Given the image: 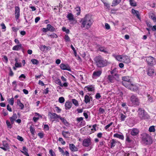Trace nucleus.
<instances>
[{
	"label": "nucleus",
	"instance_id": "obj_42",
	"mask_svg": "<svg viewBox=\"0 0 156 156\" xmlns=\"http://www.w3.org/2000/svg\"><path fill=\"white\" fill-rule=\"evenodd\" d=\"M30 131L32 135H34L35 132V129L34 128L31 126L30 128Z\"/></svg>",
	"mask_w": 156,
	"mask_h": 156
},
{
	"label": "nucleus",
	"instance_id": "obj_9",
	"mask_svg": "<svg viewBox=\"0 0 156 156\" xmlns=\"http://www.w3.org/2000/svg\"><path fill=\"white\" fill-rule=\"evenodd\" d=\"M60 68L62 70H67L69 71H71V69L70 67L68 65H65L64 64L62 63L60 65Z\"/></svg>",
	"mask_w": 156,
	"mask_h": 156
},
{
	"label": "nucleus",
	"instance_id": "obj_35",
	"mask_svg": "<svg viewBox=\"0 0 156 156\" xmlns=\"http://www.w3.org/2000/svg\"><path fill=\"white\" fill-rule=\"evenodd\" d=\"M48 36L51 38H56L58 37L57 35L54 33H52L51 34L48 35Z\"/></svg>",
	"mask_w": 156,
	"mask_h": 156
},
{
	"label": "nucleus",
	"instance_id": "obj_33",
	"mask_svg": "<svg viewBox=\"0 0 156 156\" xmlns=\"http://www.w3.org/2000/svg\"><path fill=\"white\" fill-rule=\"evenodd\" d=\"M129 2L131 6H135L136 5V2L133 0H130Z\"/></svg>",
	"mask_w": 156,
	"mask_h": 156
},
{
	"label": "nucleus",
	"instance_id": "obj_36",
	"mask_svg": "<svg viewBox=\"0 0 156 156\" xmlns=\"http://www.w3.org/2000/svg\"><path fill=\"white\" fill-rule=\"evenodd\" d=\"M59 118L62 121V122L64 123V124L65 125H67L68 124V122H67L66 120L64 119V118L61 117L60 116V118Z\"/></svg>",
	"mask_w": 156,
	"mask_h": 156
},
{
	"label": "nucleus",
	"instance_id": "obj_53",
	"mask_svg": "<svg viewBox=\"0 0 156 156\" xmlns=\"http://www.w3.org/2000/svg\"><path fill=\"white\" fill-rule=\"evenodd\" d=\"M49 153L51 155V156H54L55 154L54 152L51 149L50 150H49Z\"/></svg>",
	"mask_w": 156,
	"mask_h": 156
},
{
	"label": "nucleus",
	"instance_id": "obj_3",
	"mask_svg": "<svg viewBox=\"0 0 156 156\" xmlns=\"http://www.w3.org/2000/svg\"><path fill=\"white\" fill-rule=\"evenodd\" d=\"M137 112L138 116L141 119L145 120L149 119V116L147 113L143 108H139Z\"/></svg>",
	"mask_w": 156,
	"mask_h": 156
},
{
	"label": "nucleus",
	"instance_id": "obj_57",
	"mask_svg": "<svg viewBox=\"0 0 156 156\" xmlns=\"http://www.w3.org/2000/svg\"><path fill=\"white\" fill-rule=\"evenodd\" d=\"M17 139L19 140L20 141H22L23 140V139L22 138V137L21 136H19V135H18L17 136Z\"/></svg>",
	"mask_w": 156,
	"mask_h": 156
},
{
	"label": "nucleus",
	"instance_id": "obj_45",
	"mask_svg": "<svg viewBox=\"0 0 156 156\" xmlns=\"http://www.w3.org/2000/svg\"><path fill=\"white\" fill-rule=\"evenodd\" d=\"M149 131L150 132H154L155 131V129L154 126H151L149 129Z\"/></svg>",
	"mask_w": 156,
	"mask_h": 156
},
{
	"label": "nucleus",
	"instance_id": "obj_26",
	"mask_svg": "<svg viewBox=\"0 0 156 156\" xmlns=\"http://www.w3.org/2000/svg\"><path fill=\"white\" fill-rule=\"evenodd\" d=\"M67 17L68 19L70 21H72L74 20V17L73 15L71 13H69L68 14L67 16Z\"/></svg>",
	"mask_w": 156,
	"mask_h": 156
},
{
	"label": "nucleus",
	"instance_id": "obj_8",
	"mask_svg": "<svg viewBox=\"0 0 156 156\" xmlns=\"http://www.w3.org/2000/svg\"><path fill=\"white\" fill-rule=\"evenodd\" d=\"M90 142L89 139H84L83 141V145L85 147H88L90 144Z\"/></svg>",
	"mask_w": 156,
	"mask_h": 156
},
{
	"label": "nucleus",
	"instance_id": "obj_17",
	"mask_svg": "<svg viewBox=\"0 0 156 156\" xmlns=\"http://www.w3.org/2000/svg\"><path fill=\"white\" fill-rule=\"evenodd\" d=\"M123 62L126 63H129L130 62L129 58L127 56L123 55Z\"/></svg>",
	"mask_w": 156,
	"mask_h": 156
},
{
	"label": "nucleus",
	"instance_id": "obj_28",
	"mask_svg": "<svg viewBox=\"0 0 156 156\" xmlns=\"http://www.w3.org/2000/svg\"><path fill=\"white\" fill-rule=\"evenodd\" d=\"M99 49L101 51L104 52L105 53H108L107 49L104 47H100L99 48Z\"/></svg>",
	"mask_w": 156,
	"mask_h": 156
},
{
	"label": "nucleus",
	"instance_id": "obj_31",
	"mask_svg": "<svg viewBox=\"0 0 156 156\" xmlns=\"http://www.w3.org/2000/svg\"><path fill=\"white\" fill-rule=\"evenodd\" d=\"M116 59L120 62L122 61L123 55H117L115 57Z\"/></svg>",
	"mask_w": 156,
	"mask_h": 156
},
{
	"label": "nucleus",
	"instance_id": "obj_5",
	"mask_svg": "<svg viewBox=\"0 0 156 156\" xmlns=\"http://www.w3.org/2000/svg\"><path fill=\"white\" fill-rule=\"evenodd\" d=\"M130 101L133 105H138L139 104V100L136 96L132 95L130 98Z\"/></svg>",
	"mask_w": 156,
	"mask_h": 156
},
{
	"label": "nucleus",
	"instance_id": "obj_18",
	"mask_svg": "<svg viewBox=\"0 0 156 156\" xmlns=\"http://www.w3.org/2000/svg\"><path fill=\"white\" fill-rule=\"evenodd\" d=\"M139 130L136 129H133L131 131V134L132 135H136L139 133Z\"/></svg>",
	"mask_w": 156,
	"mask_h": 156
},
{
	"label": "nucleus",
	"instance_id": "obj_58",
	"mask_svg": "<svg viewBox=\"0 0 156 156\" xmlns=\"http://www.w3.org/2000/svg\"><path fill=\"white\" fill-rule=\"evenodd\" d=\"M101 97V96L99 93H97L95 95V98L97 99H99Z\"/></svg>",
	"mask_w": 156,
	"mask_h": 156
},
{
	"label": "nucleus",
	"instance_id": "obj_34",
	"mask_svg": "<svg viewBox=\"0 0 156 156\" xmlns=\"http://www.w3.org/2000/svg\"><path fill=\"white\" fill-rule=\"evenodd\" d=\"M114 79V77H113V75H109L108 77V80L110 81L111 82H113V80Z\"/></svg>",
	"mask_w": 156,
	"mask_h": 156
},
{
	"label": "nucleus",
	"instance_id": "obj_10",
	"mask_svg": "<svg viewBox=\"0 0 156 156\" xmlns=\"http://www.w3.org/2000/svg\"><path fill=\"white\" fill-rule=\"evenodd\" d=\"M48 115L50 116L51 119L59 118L60 116L57 115L56 113H52L49 112L48 113Z\"/></svg>",
	"mask_w": 156,
	"mask_h": 156
},
{
	"label": "nucleus",
	"instance_id": "obj_41",
	"mask_svg": "<svg viewBox=\"0 0 156 156\" xmlns=\"http://www.w3.org/2000/svg\"><path fill=\"white\" fill-rule=\"evenodd\" d=\"M9 103L10 104V105H12L14 103V98H13L10 99H9L8 100Z\"/></svg>",
	"mask_w": 156,
	"mask_h": 156
},
{
	"label": "nucleus",
	"instance_id": "obj_27",
	"mask_svg": "<svg viewBox=\"0 0 156 156\" xmlns=\"http://www.w3.org/2000/svg\"><path fill=\"white\" fill-rule=\"evenodd\" d=\"M122 84L126 87H127L128 88H129L130 84V81L129 82H122Z\"/></svg>",
	"mask_w": 156,
	"mask_h": 156
},
{
	"label": "nucleus",
	"instance_id": "obj_4",
	"mask_svg": "<svg viewBox=\"0 0 156 156\" xmlns=\"http://www.w3.org/2000/svg\"><path fill=\"white\" fill-rule=\"evenodd\" d=\"M142 140L144 143L146 144H150L152 143V139L150 136L147 134L144 135Z\"/></svg>",
	"mask_w": 156,
	"mask_h": 156
},
{
	"label": "nucleus",
	"instance_id": "obj_50",
	"mask_svg": "<svg viewBox=\"0 0 156 156\" xmlns=\"http://www.w3.org/2000/svg\"><path fill=\"white\" fill-rule=\"evenodd\" d=\"M2 56L3 57V58H2L3 60L4 61H5L7 63L8 61V58L5 55H3Z\"/></svg>",
	"mask_w": 156,
	"mask_h": 156
},
{
	"label": "nucleus",
	"instance_id": "obj_62",
	"mask_svg": "<svg viewBox=\"0 0 156 156\" xmlns=\"http://www.w3.org/2000/svg\"><path fill=\"white\" fill-rule=\"evenodd\" d=\"M21 152L23 153L24 154L26 155V156H27L29 154L27 152V151H21Z\"/></svg>",
	"mask_w": 156,
	"mask_h": 156
},
{
	"label": "nucleus",
	"instance_id": "obj_13",
	"mask_svg": "<svg viewBox=\"0 0 156 156\" xmlns=\"http://www.w3.org/2000/svg\"><path fill=\"white\" fill-rule=\"evenodd\" d=\"M84 90L89 91H93L94 90V87L92 85L87 86L84 87Z\"/></svg>",
	"mask_w": 156,
	"mask_h": 156
},
{
	"label": "nucleus",
	"instance_id": "obj_51",
	"mask_svg": "<svg viewBox=\"0 0 156 156\" xmlns=\"http://www.w3.org/2000/svg\"><path fill=\"white\" fill-rule=\"evenodd\" d=\"M58 150L63 155H65V152L63 150H62L60 147H59L58 148Z\"/></svg>",
	"mask_w": 156,
	"mask_h": 156
},
{
	"label": "nucleus",
	"instance_id": "obj_38",
	"mask_svg": "<svg viewBox=\"0 0 156 156\" xmlns=\"http://www.w3.org/2000/svg\"><path fill=\"white\" fill-rule=\"evenodd\" d=\"M72 102L76 106H78L79 105L78 101L75 99H72Z\"/></svg>",
	"mask_w": 156,
	"mask_h": 156
},
{
	"label": "nucleus",
	"instance_id": "obj_2",
	"mask_svg": "<svg viewBox=\"0 0 156 156\" xmlns=\"http://www.w3.org/2000/svg\"><path fill=\"white\" fill-rule=\"evenodd\" d=\"M94 61L97 66L99 67H102L107 64V61L101 56L96 57L94 59Z\"/></svg>",
	"mask_w": 156,
	"mask_h": 156
},
{
	"label": "nucleus",
	"instance_id": "obj_47",
	"mask_svg": "<svg viewBox=\"0 0 156 156\" xmlns=\"http://www.w3.org/2000/svg\"><path fill=\"white\" fill-rule=\"evenodd\" d=\"M121 117H120V118H121V121H123L125 120V119L126 117V116L122 114H121Z\"/></svg>",
	"mask_w": 156,
	"mask_h": 156
},
{
	"label": "nucleus",
	"instance_id": "obj_54",
	"mask_svg": "<svg viewBox=\"0 0 156 156\" xmlns=\"http://www.w3.org/2000/svg\"><path fill=\"white\" fill-rule=\"evenodd\" d=\"M113 124V122H111L110 124L107 125L105 127V129H107L108 128H109L112 124Z\"/></svg>",
	"mask_w": 156,
	"mask_h": 156
},
{
	"label": "nucleus",
	"instance_id": "obj_12",
	"mask_svg": "<svg viewBox=\"0 0 156 156\" xmlns=\"http://www.w3.org/2000/svg\"><path fill=\"white\" fill-rule=\"evenodd\" d=\"M3 147H0L4 151H6L9 149V145L6 142H3Z\"/></svg>",
	"mask_w": 156,
	"mask_h": 156
},
{
	"label": "nucleus",
	"instance_id": "obj_52",
	"mask_svg": "<svg viewBox=\"0 0 156 156\" xmlns=\"http://www.w3.org/2000/svg\"><path fill=\"white\" fill-rule=\"evenodd\" d=\"M6 123L8 128H12V126L10 122L9 121L7 120L6 122Z\"/></svg>",
	"mask_w": 156,
	"mask_h": 156
},
{
	"label": "nucleus",
	"instance_id": "obj_11",
	"mask_svg": "<svg viewBox=\"0 0 156 156\" xmlns=\"http://www.w3.org/2000/svg\"><path fill=\"white\" fill-rule=\"evenodd\" d=\"M20 16V8L18 6L15 7V16L16 19H18Z\"/></svg>",
	"mask_w": 156,
	"mask_h": 156
},
{
	"label": "nucleus",
	"instance_id": "obj_37",
	"mask_svg": "<svg viewBox=\"0 0 156 156\" xmlns=\"http://www.w3.org/2000/svg\"><path fill=\"white\" fill-rule=\"evenodd\" d=\"M148 97V100L150 102H153V98L150 95H148L147 96Z\"/></svg>",
	"mask_w": 156,
	"mask_h": 156
},
{
	"label": "nucleus",
	"instance_id": "obj_1",
	"mask_svg": "<svg viewBox=\"0 0 156 156\" xmlns=\"http://www.w3.org/2000/svg\"><path fill=\"white\" fill-rule=\"evenodd\" d=\"M81 21L82 22V24L83 27H85L87 29L90 28L94 22L91 16L89 14L86 15Z\"/></svg>",
	"mask_w": 156,
	"mask_h": 156
},
{
	"label": "nucleus",
	"instance_id": "obj_59",
	"mask_svg": "<svg viewBox=\"0 0 156 156\" xmlns=\"http://www.w3.org/2000/svg\"><path fill=\"white\" fill-rule=\"evenodd\" d=\"M105 28L107 30H109L110 29V26L107 23H105Z\"/></svg>",
	"mask_w": 156,
	"mask_h": 156
},
{
	"label": "nucleus",
	"instance_id": "obj_40",
	"mask_svg": "<svg viewBox=\"0 0 156 156\" xmlns=\"http://www.w3.org/2000/svg\"><path fill=\"white\" fill-rule=\"evenodd\" d=\"M31 62L34 64L37 65L38 63V60L35 59H32L31 60Z\"/></svg>",
	"mask_w": 156,
	"mask_h": 156
},
{
	"label": "nucleus",
	"instance_id": "obj_32",
	"mask_svg": "<svg viewBox=\"0 0 156 156\" xmlns=\"http://www.w3.org/2000/svg\"><path fill=\"white\" fill-rule=\"evenodd\" d=\"M122 80L124 82H129L130 81V80L129 77L128 76H123L122 77Z\"/></svg>",
	"mask_w": 156,
	"mask_h": 156
},
{
	"label": "nucleus",
	"instance_id": "obj_15",
	"mask_svg": "<svg viewBox=\"0 0 156 156\" xmlns=\"http://www.w3.org/2000/svg\"><path fill=\"white\" fill-rule=\"evenodd\" d=\"M17 115L16 113L13 114L12 116L9 119L12 124H13L14 121L17 119Z\"/></svg>",
	"mask_w": 156,
	"mask_h": 156
},
{
	"label": "nucleus",
	"instance_id": "obj_16",
	"mask_svg": "<svg viewBox=\"0 0 156 156\" xmlns=\"http://www.w3.org/2000/svg\"><path fill=\"white\" fill-rule=\"evenodd\" d=\"M22 45L21 44H20L19 45L14 46L12 48V50H13L18 51L20 50L22 48Z\"/></svg>",
	"mask_w": 156,
	"mask_h": 156
},
{
	"label": "nucleus",
	"instance_id": "obj_23",
	"mask_svg": "<svg viewBox=\"0 0 156 156\" xmlns=\"http://www.w3.org/2000/svg\"><path fill=\"white\" fill-rule=\"evenodd\" d=\"M132 13L135 15L139 19V12L137 10H136L133 9H132Z\"/></svg>",
	"mask_w": 156,
	"mask_h": 156
},
{
	"label": "nucleus",
	"instance_id": "obj_55",
	"mask_svg": "<svg viewBox=\"0 0 156 156\" xmlns=\"http://www.w3.org/2000/svg\"><path fill=\"white\" fill-rule=\"evenodd\" d=\"M99 111L101 114H103L105 112L104 109L101 108H99Z\"/></svg>",
	"mask_w": 156,
	"mask_h": 156
},
{
	"label": "nucleus",
	"instance_id": "obj_25",
	"mask_svg": "<svg viewBox=\"0 0 156 156\" xmlns=\"http://www.w3.org/2000/svg\"><path fill=\"white\" fill-rule=\"evenodd\" d=\"M154 73V70L152 69H149L147 71V74L149 76H151Z\"/></svg>",
	"mask_w": 156,
	"mask_h": 156
},
{
	"label": "nucleus",
	"instance_id": "obj_61",
	"mask_svg": "<svg viewBox=\"0 0 156 156\" xmlns=\"http://www.w3.org/2000/svg\"><path fill=\"white\" fill-rule=\"evenodd\" d=\"M7 109L10 112H11L12 111V109L9 105H7Z\"/></svg>",
	"mask_w": 156,
	"mask_h": 156
},
{
	"label": "nucleus",
	"instance_id": "obj_19",
	"mask_svg": "<svg viewBox=\"0 0 156 156\" xmlns=\"http://www.w3.org/2000/svg\"><path fill=\"white\" fill-rule=\"evenodd\" d=\"M72 104L69 101H66L65 103V105L66 107V109H69L72 106Z\"/></svg>",
	"mask_w": 156,
	"mask_h": 156
},
{
	"label": "nucleus",
	"instance_id": "obj_63",
	"mask_svg": "<svg viewBox=\"0 0 156 156\" xmlns=\"http://www.w3.org/2000/svg\"><path fill=\"white\" fill-rule=\"evenodd\" d=\"M55 108L57 112L59 113L60 112L61 110L59 108V107H56Z\"/></svg>",
	"mask_w": 156,
	"mask_h": 156
},
{
	"label": "nucleus",
	"instance_id": "obj_7",
	"mask_svg": "<svg viewBox=\"0 0 156 156\" xmlns=\"http://www.w3.org/2000/svg\"><path fill=\"white\" fill-rule=\"evenodd\" d=\"M56 83L62 87H67L68 85V83L67 82H65L63 84H62L60 80L59 79H57L55 80Z\"/></svg>",
	"mask_w": 156,
	"mask_h": 156
},
{
	"label": "nucleus",
	"instance_id": "obj_14",
	"mask_svg": "<svg viewBox=\"0 0 156 156\" xmlns=\"http://www.w3.org/2000/svg\"><path fill=\"white\" fill-rule=\"evenodd\" d=\"M47 27L48 31L54 32L55 31V28L50 24H47Z\"/></svg>",
	"mask_w": 156,
	"mask_h": 156
},
{
	"label": "nucleus",
	"instance_id": "obj_48",
	"mask_svg": "<svg viewBox=\"0 0 156 156\" xmlns=\"http://www.w3.org/2000/svg\"><path fill=\"white\" fill-rule=\"evenodd\" d=\"M116 141L114 139L112 140V142L111 143V148L112 147L115 146V144L116 143Z\"/></svg>",
	"mask_w": 156,
	"mask_h": 156
},
{
	"label": "nucleus",
	"instance_id": "obj_24",
	"mask_svg": "<svg viewBox=\"0 0 156 156\" xmlns=\"http://www.w3.org/2000/svg\"><path fill=\"white\" fill-rule=\"evenodd\" d=\"M128 88L131 90L135 91L136 90V88L135 86L130 83Z\"/></svg>",
	"mask_w": 156,
	"mask_h": 156
},
{
	"label": "nucleus",
	"instance_id": "obj_60",
	"mask_svg": "<svg viewBox=\"0 0 156 156\" xmlns=\"http://www.w3.org/2000/svg\"><path fill=\"white\" fill-rule=\"evenodd\" d=\"M83 118L82 117L78 118L76 119V120L78 122H80V121L83 120Z\"/></svg>",
	"mask_w": 156,
	"mask_h": 156
},
{
	"label": "nucleus",
	"instance_id": "obj_6",
	"mask_svg": "<svg viewBox=\"0 0 156 156\" xmlns=\"http://www.w3.org/2000/svg\"><path fill=\"white\" fill-rule=\"evenodd\" d=\"M146 60L148 64L151 66H152L156 64L154 58L152 57H148L147 58Z\"/></svg>",
	"mask_w": 156,
	"mask_h": 156
},
{
	"label": "nucleus",
	"instance_id": "obj_56",
	"mask_svg": "<svg viewBox=\"0 0 156 156\" xmlns=\"http://www.w3.org/2000/svg\"><path fill=\"white\" fill-rule=\"evenodd\" d=\"M38 136L41 138H42L44 137V133H38Z\"/></svg>",
	"mask_w": 156,
	"mask_h": 156
},
{
	"label": "nucleus",
	"instance_id": "obj_22",
	"mask_svg": "<svg viewBox=\"0 0 156 156\" xmlns=\"http://www.w3.org/2000/svg\"><path fill=\"white\" fill-rule=\"evenodd\" d=\"M69 147L70 150L73 151H77V148L73 144H69Z\"/></svg>",
	"mask_w": 156,
	"mask_h": 156
},
{
	"label": "nucleus",
	"instance_id": "obj_29",
	"mask_svg": "<svg viewBox=\"0 0 156 156\" xmlns=\"http://www.w3.org/2000/svg\"><path fill=\"white\" fill-rule=\"evenodd\" d=\"M114 136L115 137L119 138L120 139L123 140L124 138V136L123 135H119L117 133H116L114 134Z\"/></svg>",
	"mask_w": 156,
	"mask_h": 156
},
{
	"label": "nucleus",
	"instance_id": "obj_64",
	"mask_svg": "<svg viewBox=\"0 0 156 156\" xmlns=\"http://www.w3.org/2000/svg\"><path fill=\"white\" fill-rule=\"evenodd\" d=\"M18 105L19 106V107L21 109H22L24 108V105L22 103H20V104Z\"/></svg>",
	"mask_w": 156,
	"mask_h": 156
},
{
	"label": "nucleus",
	"instance_id": "obj_43",
	"mask_svg": "<svg viewBox=\"0 0 156 156\" xmlns=\"http://www.w3.org/2000/svg\"><path fill=\"white\" fill-rule=\"evenodd\" d=\"M65 40L66 41L69 42L70 41V39L68 35L66 34L65 36Z\"/></svg>",
	"mask_w": 156,
	"mask_h": 156
},
{
	"label": "nucleus",
	"instance_id": "obj_44",
	"mask_svg": "<svg viewBox=\"0 0 156 156\" xmlns=\"http://www.w3.org/2000/svg\"><path fill=\"white\" fill-rule=\"evenodd\" d=\"M58 100L59 102L61 103H63L65 101V99L63 97H60Z\"/></svg>",
	"mask_w": 156,
	"mask_h": 156
},
{
	"label": "nucleus",
	"instance_id": "obj_30",
	"mask_svg": "<svg viewBox=\"0 0 156 156\" xmlns=\"http://www.w3.org/2000/svg\"><path fill=\"white\" fill-rule=\"evenodd\" d=\"M84 102L87 104L90 101V98L89 96L87 95H86L84 97Z\"/></svg>",
	"mask_w": 156,
	"mask_h": 156
},
{
	"label": "nucleus",
	"instance_id": "obj_46",
	"mask_svg": "<svg viewBox=\"0 0 156 156\" xmlns=\"http://www.w3.org/2000/svg\"><path fill=\"white\" fill-rule=\"evenodd\" d=\"M77 12V15H79L80 14V7H77L75 8Z\"/></svg>",
	"mask_w": 156,
	"mask_h": 156
},
{
	"label": "nucleus",
	"instance_id": "obj_20",
	"mask_svg": "<svg viewBox=\"0 0 156 156\" xmlns=\"http://www.w3.org/2000/svg\"><path fill=\"white\" fill-rule=\"evenodd\" d=\"M102 73L101 70H98L94 71L93 73V76H100Z\"/></svg>",
	"mask_w": 156,
	"mask_h": 156
},
{
	"label": "nucleus",
	"instance_id": "obj_21",
	"mask_svg": "<svg viewBox=\"0 0 156 156\" xmlns=\"http://www.w3.org/2000/svg\"><path fill=\"white\" fill-rule=\"evenodd\" d=\"M121 1V0H113L111 6H115L119 4Z\"/></svg>",
	"mask_w": 156,
	"mask_h": 156
},
{
	"label": "nucleus",
	"instance_id": "obj_39",
	"mask_svg": "<svg viewBox=\"0 0 156 156\" xmlns=\"http://www.w3.org/2000/svg\"><path fill=\"white\" fill-rule=\"evenodd\" d=\"M62 30L64 32H66L67 34H69V29H67L66 27H63L62 28Z\"/></svg>",
	"mask_w": 156,
	"mask_h": 156
},
{
	"label": "nucleus",
	"instance_id": "obj_49",
	"mask_svg": "<svg viewBox=\"0 0 156 156\" xmlns=\"http://www.w3.org/2000/svg\"><path fill=\"white\" fill-rule=\"evenodd\" d=\"M15 65L16 67H21L22 64L21 63L16 62Z\"/></svg>",
	"mask_w": 156,
	"mask_h": 156
}]
</instances>
